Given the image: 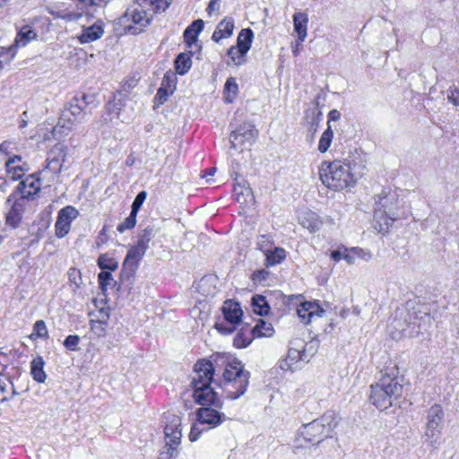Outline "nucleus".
Here are the masks:
<instances>
[{
  "label": "nucleus",
  "mask_w": 459,
  "mask_h": 459,
  "mask_svg": "<svg viewBox=\"0 0 459 459\" xmlns=\"http://www.w3.org/2000/svg\"><path fill=\"white\" fill-rule=\"evenodd\" d=\"M194 372L191 381L193 397L196 403L202 405L196 411L199 424H207L208 429L216 428L226 420V416L218 411L222 407V403L211 386L214 375L213 364L210 360H199L195 365Z\"/></svg>",
  "instance_id": "obj_1"
},
{
  "label": "nucleus",
  "mask_w": 459,
  "mask_h": 459,
  "mask_svg": "<svg viewBox=\"0 0 459 459\" xmlns=\"http://www.w3.org/2000/svg\"><path fill=\"white\" fill-rule=\"evenodd\" d=\"M394 371L397 372L396 368H392L391 374L385 373L378 382L370 386L369 400L379 410L390 408L402 396L403 385L396 379Z\"/></svg>",
  "instance_id": "obj_2"
},
{
  "label": "nucleus",
  "mask_w": 459,
  "mask_h": 459,
  "mask_svg": "<svg viewBox=\"0 0 459 459\" xmlns=\"http://www.w3.org/2000/svg\"><path fill=\"white\" fill-rule=\"evenodd\" d=\"M222 389L226 397L236 400L244 395L249 384L250 373L244 368L241 361L229 362L223 371Z\"/></svg>",
  "instance_id": "obj_3"
},
{
  "label": "nucleus",
  "mask_w": 459,
  "mask_h": 459,
  "mask_svg": "<svg viewBox=\"0 0 459 459\" xmlns=\"http://www.w3.org/2000/svg\"><path fill=\"white\" fill-rule=\"evenodd\" d=\"M319 174L322 183L334 191L342 190L356 182L350 165L340 160L323 163Z\"/></svg>",
  "instance_id": "obj_4"
},
{
  "label": "nucleus",
  "mask_w": 459,
  "mask_h": 459,
  "mask_svg": "<svg viewBox=\"0 0 459 459\" xmlns=\"http://www.w3.org/2000/svg\"><path fill=\"white\" fill-rule=\"evenodd\" d=\"M152 17L140 4L129 6L125 13L117 19V23L124 27L126 33L137 35L151 22Z\"/></svg>",
  "instance_id": "obj_5"
},
{
  "label": "nucleus",
  "mask_w": 459,
  "mask_h": 459,
  "mask_svg": "<svg viewBox=\"0 0 459 459\" xmlns=\"http://www.w3.org/2000/svg\"><path fill=\"white\" fill-rule=\"evenodd\" d=\"M168 423L164 428L165 446H163L159 459H172L178 455V447L180 445L181 419L174 414L166 417Z\"/></svg>",
  "instance_id": "obj_6"
},
{
  "label": "nucleus",
  "mask_w": 459,
  "mask_h": 459,
  "mask_svg": "<svg viewBox=\"0 0 459 459\" xmlns=\"http://www.w3.org/2000/svg\"><path fill=\"white\" fill-rule=\"evenodd\" d=\"M443 420L444 411L442 407L439 404L432 405L427 413L423 437L425 442L433 447H436L440 439Z\"/></svg>",
  "instance_id": "obj_7"
},
{
  "label": "nucleus",
  "mask_w": 459,
  "mask_h": 459,
  "mask_svg": "<svg viewBox=\"0 0 459 459\" xmlns=\"http://www.w3.org/2000/svg\"><path fill=\"white\" fill-rule=\"evenodd\" d=\"M92 114L90 108H85L83 102L78 103L74 99L71 100L67 108H65L61 114L57 126L73 130L75 124L84 123L87 121L88 117Z\"/></svg>",
  "instance_id": "obj_8"
},
{
  "label": "nucleus",
  "mask_w": 459,
  "mask_h": 459,
  "mask_svg": "<svg viewBox=\"0 0 459 459\" xmlns=\"http://www.w3.org/2000/svg\"><path fill=\"white\" fill-rule=\"evenodd\" d=\"M258 131L250 121L237 126L230 134L231 148L242 151L243 147L250 146L257 138Z\"/></svg>",
  "instance_id": "obj_9"
},
{
  "label": "nucleus",
  "mask_w": 459,
  "mask_h": 459,
  "mask_svg": "<svg viewBox=\"0 0 459 459\" xmlns=\"http://www.w3.org/2000/svg\"><path fill=\"white\" fill-rule=\"evenodd\" d=\"M67 156V147L61 143H56L48 152L46 160V166L40 171V174L45 177L48 172H50L51 178L55 179L56 177L61 173L64 164Z\"/></svg>",
  "instance_id": "obj_10"
},
{
  "label": "nucleus",
  "mask_w": 459,
  "mask_h": 459,
  "mask_svg": "<svg viewBox=\"0 0 459 459\" xmlns=\"http://www.w3.org/2000/svg\"><path fill=\"white\" fill-rule=\"evenodd\" d=\"M147 250L139 245H134L128 250L122 264L120 279L132 284L134 274L138 269L139 262L144 256Z\"/></svg>",
  "instance_id": "obj_11"
},
{
  "label": "nucleus",
  "mask_w": 459,
  "mask_h": 459,
  "mask_svg": "<svg viewBox=\"0 0 459 459\" xmlns=\"http://www.w3.org/2000/svg\"><path fill=\"white\" fill-rule=\"evenodd\" d=\"M393 201L394 198H388L387 195H378L374 218L380 223V227H382L381 221L388 227L396 220V212L393 207Z\"/></svg>",
  "instance_id": "obj_12"
},
{
  "label": "nucleus",
  "mask_w": 459,
  "mask_h": 459,
  "mask_svg": "<svg viewBox=\"0 0 459 459\" xmlns=\"http://www.w3.org/2000/svg\"><path fill=\"white\" fill-rule=\"evenodd\" d=\"M79 214L78 210L71 205H67L58 212L55 223L56 236L58 238H64L69 233L72 221L75 220Z\"/></svg>",
  "instance_id": "obj_13"
},
{
  "label": "nucleus",
  "mask_w": 459,
  "mask_h": 459,
  "mask_svg": "<svg viewBox=\"0 0 459 459\" xmlns=\"http://www.w3.org/2000/svg\"><path fill=\"white\" fill-rule=\"evenodd\" d=\"M40 179L35 175H30L19 182L16 187V193L25 200H33L40 191Z\"/></svg>",
  "instance_id": "obj_14"
},
{
  "label": "nucleus",
  "mask_w": 459,
  "mask_h": 459,
  "mask_svg": "<svg viewBox=\"0 0 459 459\" xmlns=\"http://www.w3.org/2000/svg\"><path fill=\"white\" fill-rule=\"evenodd\" d=\"M316 437V425L314 420L303 424L302 427L299 429L298 435L295 439V453L299 448H312L315 445L314 437Z\"/></svg>",
  "instance_id": "obj_15"
},
{
  "label": "nucleus",
  "mask_w": 459,
  "mask_h": 459,
  "mask_svg": "<svg viewBox=\"0 0 459 459\" xmlns=\"http://www.w3.org/2000/svg\"><path fill=\"white\" fill-rule=\"evenodd\" d=\"M319 421L317 424V433L322 436V439L332 437L333 430L338 425L335 412L332 411H326L321 416Z\"/></svg>",
  "instance_id": "obj_16"
},
{
  "label": "nucleus",
  "mask_w": 459,
  "mask_h": 459,
  "mask_svg": "<svg viewBox=\"0 0 459 459\" xmlns=\"http://www.w3.org/2000/svg\"><path fill=\"white\" fill-rule=\"evenodd\" d=\"M37 38L36 31L29 26L22 27L16 35L14 42L9 48H4V55L6 56H11L12 48L13 52H16V48L19 47H25L28 43H30L32 39Z\"/></svg>",
  "instance_id": "obj_17"
},
{
  "label": "nucleus",
  "mask_w": 459,
  "mask_h": 459,
  "mask_svg": "<svg viewBox=\"0 0 459 459\" xmlns=\"http://www.w3.org/2000/svg\"><path fill=\"white\" fill-rule=\"evenodd\" d=\"M104 34L103 22L98 20L94 24L89 27H83L82 33L77 37L82 44L93 42L100 39Z\"/></svg>",
  "instance_id": "obj_18"
},
{
  "label": "nucleus",
  "mask_w": 459,
  "mask_h": 459,
  "mask_svg": "<svg viewBox=\"0 0 459 459\" xmlns=\"http://www.w3.org/2000/svg\"><path fill=\"white\" fill-rule=\"evenodd\" d=\"M222 314L226 323L236 325L240 323L243 316V311L238 302L228 299L222 307Z\"/></svg>",
  "instance_id": "obj_19"
},
{
  "label": "nucleus",
  "mask_w": 459,
  "mask_h": 459,
  "mask_svg": "<svg viewBox=\"0 0 459 459\" xmlns=\"http://www.w3.org/2000/svg\"><path fill=\"white\" fill-rule=\"evenodd\" d=\"M25 199L20 197L16 199L11 209L6 215V222L13 226L17 227L22 221V213L25 210Z\"/></svg>",
  "instance_id": "obj_20"
},
{
  "label": "nucleus",
  "mask_w": 459,
  "mask_h": 459,
  "mask_svg": "<svg viewBox=\"0 0 459 459\" xmlns=\"http://www.w3.org/2000/svg\"><path fill=\"white\" fill-rule=\"evenodd\" d=\"M233 20L226 17L217 25L214 32L212 33V39L215 42H219L222 39L230 38L233 33Z\"/></svg>",
  "instance_id": "obj_21"
},
{
  "label": "nucleus",
  "mask_w": 459,
  "mask_h": 459,
  "mask_svg": "<svg viewBox=\"0 0 459 459\" xmlns=\"http://www.w3.org/2000/svg\"><path fill=\"white\" fill-rule=\"evenodd\" d=\"M204 21L201 19L194 21L184 31V40L188 45L197 41L198 35L204 29Z\"/></svg>",
  "instance_id": "obj_22"
},
{
  "label": "nucleus",
  "mask_w": 459,
  "mask_h": 459,
  "mask_svg": "<svg viewBox=\"0 0 459 459\" xmlns=\"http://www.w3.org/2000/svg\"><path fill=\"white\" fill-rule=\"evenodd\" d=\"M45 361L41 356H38L30 362V375L38 383H44L47 374L44 371Z\"/></svg>",
  "instance_id": "obj_23"
},
{
  "label": "nucleus",
  "mask_w": 459,
  "mask_h": 459,
  "mask_svg": "<svg viewBox=\"0 0 459 459\" xmlns=\"http://www.w3.org/2000/svg\"><path fill=\"white\" fill-rule=\"evenodd\" d=\"M255 337V333L252 332V328L248 329V326L246 325L240 329V331L237 333L234 338L233 344L237 348H246L247 347Z\"/></svg>",
  "instance_id": "obj_24"
},
{
  "label": "nucleus",
  "mask_w": 459,
  "mask_h": 459,
  "mask_svg": "<svg viewBox=\"0 0 459 459\" xmlns=\"http://www.w3.org/2000/svg\"><path fill=\"white\" fill-rule=\"evenodd\" d=\"M294 30L298 34V39L302 42L307 37V17L305 13H296L293 15Z\"/></svg>",
  "instance_id": "obj_25"
},
{
  "label": "nucleus",
  "mask_w": 459,
  "mask_h": 459,
  "mask_svg": "<svg viewBox=\"0 0 459 459\" xmlns=\"http://www.w3.org/2000/svg\"><path fill=\"white\" fill-rule=\"evenodd\" d=\"M316 302L305 301L301 302L299 306L297 307V314L300 318L301 322L305 325L308 324L311 320V317L316 313L315 311Z\"/></svg>",
  "instance_id": "obj_26"
},
{
  "label": "nucleus",
  "mask_w": 459,
  "mask_h": 459,
  "mask_svg": "<svg viewBox=\"0 0 459 459\" xmlns=\"http://www.w3.org/2000/svg\"><path fill=\"white\" fill-rule=\"evenodd\" d=\"M175 69L176 72L180 74H186L188 70L191 68L192 60L189 54L180 53L175 59Z\"/></svg>",
  "instance_id": "obj_27"
},
{
  "label": "nucleus",
  "mask_w": 459,
  "mask_h": 459,
  "mask_svg": "<svg viewBox=\"0 0 459 459\" xmlns=\"http://www.w3.org/2000/svg\"><path fill=\"white\" fill-rule=\"evenodd\" d=\"M254 38L253 30L249 28H246L240 30L238 39H237V45L240 49L249 51L252 40Z\"/></svg>",
  "instance_id": "obj_28"
},
{
  "label": "nucleus",
  "mask_w": 459,
  "mask_h": 459,
  "mask_svg": "<svg viewBox=\"0 0 459 459\" xmlns=\"http://www.w3.org/2000/svg\"><path fill=\"white\" fill-rule=\"evenodd\" d=\"M254 312L259 316H266L270 311V306L263 295H255L252 298Z\"/></svg>",
  "instance_id": "obj_29"
},
{
  "label": "nucleus",
  "mask_w": 459,
  "mask_h": 459,
  "mask_svg": "<svg viewBox=\"0 0 459 459\" xmlns=\"http://www.w3.org/2000/svg\"><path fill=\"white\" fill-rule=\"evenodd\" d=\"M253 333L255 337H268L273 335V327L271 323L260 318L257 320L256 325L252 328Z\"/></svg>",
  "instance_id": "obj_30"
},
{
  "label": "nucleus",
  "mask_w": 459,
  "mask_h": 459,
  "mask_svg": "<svg viewBox=\"0 0 459 459\" xmlns=\"http://www.w3.org/2000/svg\"><path fill=\"white\" fill-rule=\"evenodd\" d=\"M265 255L266 266H273L280 264L286 256L285 250L281 247H275L273 251L268 250Z\"/></svg>",
  "instance_id": "obj_31"
},
{
  "label": "nucleus",
  "mask_w": 459,
  "mask_h": 459,
  "mask_svg": "<svg viewBox=\"0 0 459 459\" xmlns=\"http://www.w3.org/2000/svg\"><path fill=\"white\" fill-rule=\"evenodd\" d=\"M227 54L237 66L242 65L247 62V51L240 49L238 46L230 48Z\"/></svg>",
  "instance_id": "obj_32"
},
{
  "label": "nucleus",
  "mask_w": 459,
  "mask_h": 459,
  "mask_svg": "<svg viewBox=\"0 0 459 459\" xmlns=\"http://www.w3.org/2000/svg\"><path fill=\"white\" fill-rule=\"evenodd\" d=\"M238 91V86L233 77L227 79L224 85V100L227 103H231Z\"/></svg>",
  "instance_id": "obj_33"
},
{
  "label": "nucleus",
  "mask_w": 459,
  "mask_h": 459,
  "mask_svg": "<svg viewBox=\"0 0 459 459\" xmlns=\"http://www.w3.org/2000/svg\"><path fill=\"white\" fill-rule=\"evenodd\" d=\"M98 265L101 270L116 271L118 263L114 258L109 257L107 254H101L98 258Z\"/></svg>",
  "instance_id": "obj_34"
},
{
  "label": "nucleus",
  "mask_w": 459,
  "mask_h": 459,
  "mask_svg": "<svg viewBox=\"0 0 459 459\" xmlns=\"http://www.w3.org/2000/svg\"><path fill=\"white\" fill-rule=\"evenodd\" d=\"M154 235L155 233L153 227L148 226L140 233L136 244L147 250L149 247V243L153 238Z\"/></svg>",
  "instance_id": "obj_35"
},
{
  "label": "nucleus",
  "mask_w": 459,
  "mask_h": 459,
  "mask_svg": "<svg viewBox=\"0 0 459 459\" xmlns=\"http://www.w3.org/2000/svg\"><path fill=\"white\" fill-rule=\"evenodd\" d=\"M333 137V132L331 128V126H328L326 130L324 131V133L322 134V135L320 137L319 143L317 146L318 150L322 152H325L331 145Z\"/></svg>",
  "instance_id": "obj_36"
},
{
  "label": "nucleus",
  "mask_w": 459,
  "mask_h": 459,
  "mask_svg": "<svg viewBox=\"0 0 459 459\" xmlns=\"http://www.w3.org/2000/svg\"><path fill=\"white\" fill-rule=\"evenodd\" d=\"M305 122L307 126V130L310 135V141L313 140L316 134L314 125L316 123V108H308L305 112Z\"/></svg>",
  "instance_id": "obj_37"
},
{
  "label": "nucleus",
  "mask_w": 459,
  "mask_h": 459,
  "mask_svg": "<svg viewBox=\"0 0 459 459\" xmlns=\"http://www.w3.org/2000/svg\"><path fill=\"white\" fill-rule=\"evenodd\" d=\"M233 193L238 202H241L244 200L245 195H248L251 193V189L247 186V181L242 180V182H237L233 186Z\"/></svg>",
  "instance_id": "obj_38"
},
{
  "label": "nucleus",
  "mask_w": 459,
  "mask_h": 459,
  "mask_svg": "<svg viewBox=\"0 0 459 459\" xmlns=\"http://www.w3.org/2000/svg\"><path fill=\"white\" fill-rule=\"evenodd\" d=\"M270 276V273L264 269L255 271L252 273V281L255 284L267 285V280Z\"/></svg>",
  "instance_id": "obj_39"
},
{
  "label": "nucleus",
  "mask_w": 459,
  "mask_h": 459,
  "mask_svg": "<svg viewBox=\"0 0 459 459\" xmlns=\"http://www.w3.org/2000/svg\"><path fill=\"white\" fill-rule=\"evenodd\" d=\"M91 329L97 337H103L106 334V328L108 323H103L91 318Z\"/></svg>",
  "instance_id": "obj_40"
},
{
  "label": "nucleus",
  "mask_w": 459,
  "mask_h": 459,
  "mask_svg": "<svg viewBox=\"0 0 459 459\" xmlns=\"http://www.w3.org/2000/svg\"><path fill=\"white\" fill-rule=\"evenodd\" d=\"M136 213L131 212L129 216L126 218L125 221L117 226V230L119 232L123 233L126 230L133 229L136 224Z\"/></svg>",
  "instance_id": "obj_41"
},
{
  "label": "nucleus",
  "mask_w": 459,
  "mask_h": 459,
  "mask_svg": "<svg viewBox=\"0 0 459 459\" xmlns=\"http://www.w3.org/2000/svg\"><path fill=\"white\" fill-rule=\"evenodd\" d=\"M73 99L80 104L81 102H83L85 104V108H90L91 112L97 108V104L94 103L95 100L93 95L83 93L81 96H74Z\"/></svg>",
  "instance_id": "obj_42"
},
{
  "label": "nucleus",
  "mask_w": 459,
  "mask_h": 459,
  "mask_svg": "<svg viewBox=\"0 0 459 459\" xmlns=\"http://www.w3.org/2000/svg\"><path fill=\"white\" fill-rule=\"evenodd\" d=\"M39 338H48V332L47 329L46 323L43 320H38L33 326V333Z\"/></svg>",
  "instance_id": "obj_43"
},
{
  "label": "nucleus",
  "mask_w": 459,
  "mask_h": 459,
  "mask_svg": "<svg viewBox=\"0 0 459 459\" xmlns=\"http://www.w3.org/2000/svg\"><path fill=\"white\" fill-rule=\"evenodd\" d=\"M146 197L147 193L145 191L139 192L131 205V212L137 214Z\"/></svg>",
  "instance_id": "obj_44"
},
{
  "label": "nucleus",
  "mask_w": 459,
  "mask_h": 459,
  "mask_svg": "<svg viewBox=\"0 0 459 459\" xmlns=\"http://www.w3.org/2000/svg\"><path fill=\"white\" fill-rule=\"evenodd\" d=\"M160 87H165L169 89L170 91H174L176 89V77L172 73H166L162 78V82Z\"/></svg>",
  "instance_id": "obj_45"
},
{
  "label": "nucleus",
  "mask_w": 459,
  "mask_h": 459,
  "mask_svg": "<svg viewBox=\"0 0 459 459\" xmlns=\"http://www.w3.org/2000/svg\"><path fill=\"white\" fill-rule=\"evenodd\" d=\"M99 285L100 290L104 292L107 290V287L109 281L112 280V274L110 272L102 271L98 275Z\"/></svg>",
  "instance_id": "obj_46"
},
{
  "label": "nucleus",
  "mask_w": 459,
  "mask_h": 459,
  "mask_svg": "<svg viewBox=\"0 0 459 459\" xmlns=\"http://www.w3.org/2000/svg\"><path fill=\"white\" fill-rule=\"evenodd\" d=\"M68 278L71 283L75 285V288H80L82 281L81 272L76 268H70L68 271Z\"/></svg>",
  "instance_id": "obj_47"
},
{
  "label": "nucleus",
  "mask_w": 459,
  "mask_h": 459,
  "mask_svg": "<svg viewBox=\"0 0 459 459\" xmlns=\"http://www.w3.org/2000/svg\"><path fill=\"white\" fill-rule=\"evenodd\" d=\"M80 342V337L78 335H68L64 341V346L69 351H77L79 350L78 344Z\"/></svg>",
  "instance_id": "obj_48"
},
{
  "label": "nucleus",
  "mask_w": 459,
  "mask_h": 459,
  "mask_svg": "<svg viewBox=\"0 0 459 459\" xmlns=\"http://www.w3.org/2000/svg\"><path fill=\"white\" fill-rule=\"evenodd\" d=\"M90 316H92L97 321L108 323L109 319L108 308L101 307L97 312H91Z\"/></svg>",
  "instance_id": "obj_49"
},
{
  "label": "nucleus",
  "mask_w": 459,
  "mask_h": 459,
  "mask_svg": "<svg viewBox=\"0 0 459 459\" xmlns=\"http://www.w3.org/2000/svg\"><path fill=\"white\" fill-rule=\"evenodd\" d=\"M351 252L355 254L356 259L359 258L364 261H369L372 258V254L368 249H363L361 247H351Z\"/></svg>",
  "instance_id": "obj_50"
},
{
  "label": "nucleus",
  "mask_w": 459,
  "mask_h": 459,
  "mask_svg": "<svg viewBox=\"0 0 459 459\" xmlns=\"http://www.w3.org/2000/svg\"><path fill=\"white\" fill-rule=\"evenodd\" d=\"M314 356L313 352V343L312 342L307 343L303 350L300 351V359L299 360H304L308 362Z\"/></svg>",
  "instance_id": "obj_51"
},
{
  "label": "nucleus",
  "mask_w": 459,
  "mask_h": 459,
  "mask_svg": "<svg viewBox=\"0 0 459 459\" xmlns=\"http://www.w3.org/2000/svg\"><path fill=\"white\" fill-rule=\"evenodd\" d=\"M273 244V241L271 239L270 236L262 235L260 236L257 246L259 247V249L263 252L266 253L268 250H270V247Z\"/></svg>",
  "instance_id": "obj_52"
},
{
  "label": "nucleus",
  "mask_w": 459,
  "mask_h": 459,
  "mask_svg": "<svg viewBox=\"0 0 459 459\" xmlns=\"http://www.w3.org/2000/svg\"><path fill=\"white\" fill-rule=\"evenodd\" d=\"M173 92L170 91L169 89L160 87L155 96V100H158L160 104H163L167 100L168 97Z\"/></svg>",
  "instance_id": "obj_53"
},
{
  "label": "nucleus",
  "mask_w": 459,
  "mask_h": 459,
  "mask_svg": "<svg viewBox=\"0 0 459 459\" xmlns=\"http://www.w3.org/2000/svg\"><path fill=\"white\" fill-rule=\"evenodd\" d=\"M6 169L13 180H18L23 175L22 169L21 166H10V168H6Z\"/></svg>",
  "instance_id": "obj_54"
},
{
  "label": "nucleus",
  "mask_w": 459,
  "mask_h": 459,
  "mask_svg": "<svg viewBox=\"0 0 459 459\" xmlns=\"http://www.w3.org/2000/svg\"><path fill=\"white\" fill-rule=\"evenodd\" d=\"M203 424H194L191 428L190 433H189V439L194 442L196 441L199 438V436L205 429H201L200 426Z\"/></svg>",
  "instance_id": "obj_55"
},
{
  "label": "nucleus",
  "mask_w": 459,
  "mask_h": 459,
  "mask_svg": "<svg viewBox=\"0 0 459 459\" xmlns=\"http://www.w3.org/2000/svg\"><path fill=\"white\" fill-rule=\"evenodd\" d=\"M286 359L293 365L299 361L300 351L297 349H290Z\"/></svg>",
  "instance_id": "obj_56"
},
{
  "label": "nucleus",
  "mask_w": 459,
  "mask_h": 459,
  "mask_svg": "<svg viewBox=\"0 0 459 459\" xmlns=\"http://www.w3.org/2000/svg\"><path fill=\"white\" fill-rule=\"evenodd\" d=\"M220 4L221 0H210L206 12L207 14L211 17L214 13H219L220 11Z\"/></svg>",
  "instance_id": "obj_57"
},
{
  "label": "nucleus",
  "mask_w": 459,
  "mask_h": 459,
  "mask_svg": "<svg viewBox=\"0 0 459 459\" xmlns=\"http://www.w3.org/2000/svg\"><path fill=\"white\" fill-rule=\"evenodd\" d=\"M215 328L222 334H230L235 330V325L228 326L224 323H217Z\"/></svg>",
  "instance_id": "obj_58"
},
{
  "label": "nucleus",
  "mask_w": 459,
  "mask_h": 459,
  "mask_svg": "<svg viewBox=\"0 0 459 459\" xmlns=\"http://www.w3.org/2000/svg\"><path fill=\"white\" fill-rule=\"evenodd\" d=\"M4 47H1L0 48V72L2 71V69L4 68V64H7L8 62H10L13 56H14V52H13V49L12 48L10 51H12V54H11V56H6L4 55Z\"/></svg>",
  "instance_id": "obj_59"
},
{
  "label": "nucleus",
  "mask_w": 459,
  "mask_h": 459,
  "mask_svg": "<svg viewBox=\"0 0 459 459\" xmlns=\"http://www.w3.org/2000/svg\"><path fill=\"white\" fill-rule=\"evenodd\" d=\"M343 249V259L349 264H353L356 261V256L353 252H351V247H342Z\"/></svg>",
  "instance_id": "obj_60"
},
{
  "label": "nucleus",
  "mask_w": 459,
  "mask_h": 459,
  "mask_svg": "<svg viewBox=\"0 0 459 459\" xmlns=\"http://www.w3.org/2000/svg\"><path fill=\"white\" fill-rule=\"evenodd\" d=\"M108 2L109 0H86L83 4L90 7H104Z\"/></svg>",
  "instance_id": "obj_61"
},
{
  "label": "nucleus",
  "mask_w": 459,
  "mask_h": 459,
  "mask_svg": "<svg viewBox=\"0 0 459 459\" xmlns=\"http://www.w3.org/2000/svg\"><path fill=\"white\" fill-rule=\"evenodd\" d=\"M447 99L453 105L459 106V90H452L447 95Z\"/></svg>",
  "instance_id": "obj_62"
},
{
  "label": "nucleus",
  "mask_w": 459,
  "mask_h": 459,
  "mask_svg": "<svg viewBox=\"0 0 459 459\" xmlns=\"http://www.w3.org/2000/svg\"><path fill=\"white\" fill-rule=\"evenodd\" d=\"M300 223L304 228H307L311 232L314 231L316 228V222L313 220L307 219L306 217L300 219Z\"/></svg>",
  "instance_id": "obj_63"
},
{
  "label": "nucleus",
  "mask_w": 459,
  "mask_h": 459,
  "mask_svg": "<svg viewBox=\"0 0 459 459\" xmlns=\"http://www.w3.org/2000/svg\"><path fill=\"white\" fill-rule=\"evenodd\" d=\"M330 256L335 262H338L341 259H343V249H342V247H339L336 250L332 251L331 254H330Z\"/></svg>",
  "instance_id": "obj_64"
}]
</instances>
